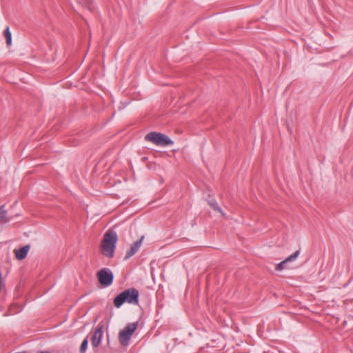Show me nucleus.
Segmentation results:
<instances>
[{"instance_id": "nucleus-15", "label": "nucleus", "mask_w": 353, "mask_h": 353, "mask_svg": "<svg viewBox=\"0 0 353 353\" xmlns=\"http://www.w3.org/2000/svg\"><path fill=\"white\" fill-rule=\"evenodd\" d=\"M39 353H51V352H48V351H42V352H40Z\"/></svg>"}, {"instance_id": "nucleus-9", "label": "nucleus", "mask_w": 353, "mask_h": 353, "mask_svg": "<svg viewBox=\"0 0 353 353\" xmlns=\"http://www.w3.org/2000/svg\"><path fill=\"white\" fill-rule=\"evenodd\" d=\"M30 245H26L20 248L19 249H15L14 250V253L16 259L19 261L24 259L26 257V256L30 250Z\"/></svg>"}, {"instance_id": "nucleus-11", "label": "nucleus", "mask_w": 353, "mask_h": 353, "mask_svg": "<svg viewBox=\"0 0 353 353\" xmlns=\"http://www.w3.org/2000/svg\"><path fill=\"white\" fill-rule=\"evenodd\" d=\"M88 337H86L83 340V341L81 344L80 349H79L80 353H85V352L87 349V347H88Z\"/></svg>"}, {"instance_id": "nucleus-10", "label": "nucleus", "mask_w": 353, "mask_h": 353, "mask_svg": "<svg viewBox=\"0 0 353 353\" xmlns=\"http://www.w3.org/2000/svg\"><path fill=\"white\" fill-rule=\"evenodd\" d=\"M3 35L6 40V44L8 46H10L12 44V34L10 31V28L8 26L6 28V29L3 31Z\"/></svg>"}, {"instance_id": "nucleus-2", "label": "nucleus", "mask_w": 353, "mask_h": 353, "mask_svg": "<svg viewBox=\"0 0 353 353\" xmlns=\"http://www.w3.org/2000/svg\"><path fill=\"white\" fill-rule=\"evenodd\" d=\"M139 292L134 288L125 290L118 294L114 299V305L119 308L124 303L132 305H138Z\"/></svg>"}, {"instance_id": "nucleus-7", "label": "nucleus", "mask_w": 353, "mask_h": 353, "mask_svg": "<svg viewBox=\"0 0 353 353\" xmlns=\"http://www.w3.org/2000/svg\"><path fill=\"white\" fill-rule=\"evenodd\" d=\"M299 254L300 250H296L294 253L287 257L285 260L278 263L275 267V270L276 271H281L284 270L286 268V264L289 262L295 261L299 256Z\"/></svg>"}, {"instance_id": "nucleus-8", "label": "nucleus", "mask_w": 353, "mask_h": 353, "mask_svg": "<svg viewBox=\"0 0 353 353\" xmlns=\"http://www.w3.org/2000/svg\"><path fill=\"white\" fill-rule=\"evenodd\" d=\"M102 336L103 325H101L96 329L92 338V345L94 347H97L100 344Z\"/></svg>"}, {"instance_id": "nucleus-16", "label": "nucleus", "mask_w": 353, "mask_h": 353, "mask_svg": "<svg viewBox=\"0 0 353 353\" xmlns=\"http://www.w3.org/2000/svg\"><path fill=\"white\" fill-rule=\"evenodd\" d=\"M173 152H179V149H177V150H173Z\"/></svg>"}, {"instance_id": "nucleus-13", "label": "nucleus", "mask_w": 353, "mask_h": 353, "mask_svg": "<svg viewBox=\"0 0 353 353\" xmlns=\"http://www.w3.org/2000/svg\"><path fill=\"white\" fill-rule=\"evenodd\" d=\"M3 206L0 208V222L5 220L6 211L3 209Z\"/></svg>"}, {"instance_id": "nucleus-4", "label": "nucleus", "mask_w": 353, "mask_h": 353, "mask_svg": "<svg viewBox=\"0 0 353 353\" xmlns=\"http://www.w3.org/2000/svg\"><path fill=\"white\" fill-rule=\"evenodd\" d=\"M138 326V322L128 323L119 333V341L122 346H127Z\"/></svg>"}, {"instance_id": "nucleus-3", "label": "nucleus", "mask_w": 353, "mask_h": 353, "mask_svg": "<svg viewBox=\"0 0 353 353\" xmlns=\"http://www.w3.org/2000/svg\"><path fill=\"white\" fill-rule=\"evenodd\" d=\"M145 140L154 145L165 147L173 144V141L167 135L157 132H151L145 137Z\"/></svg>"}, {"instance_id": "nucleus-12", "label": "nucleus", "mask_w": 353, "mask_h": 353, "mask_svg": "<svg viewBox=\"0 0 353 353\" xmlns=\"http://www.w3.org/2000/svg\"><path fill=\"white\" fill-rule=\"evenodd\" d=\"M211 208H212L214 210L219 212L223 217H225V213L222 211L217 203H211Z\"/></svg>"}, {"instance_id": "nucleus-5", "label": "nucleus", "mask_w": 353, "mask_h": 353, "mask_svg": "<svg viewBox=\"0 0 353 353\" xmlns=\"http://www.w3.org/2000/svg\"><path fill=\"white\" fill-rule=\"evenodd\" d=\"M97 278L99 283L104 286L108 287L112 285L114 276L112 271L108 268H102L97 272Z\"/></svg>"}, {"instance_id": "nucleus-17", "label": "nucleus", "mask_w": 353, "mask_h": 353, "mask_svg": "<svg viewBox=\"0 0 353 353\" xmlns=\"http://www.w3.org/2000/svg\"><path fill=\"white\" fill-rule=\"evenodd\" d=\"M146 159H147V158H146V157H143V161H145Z\"/></svg>"}, {"instance_id": "nucleus-1", "label": "nucleus", "mask_w": 353, "mask_h": 353, "mask_svg": "<svg viewBox=\"0 0 353 353\" xmlns=\"http://www.w3.org/2000/svg\"><path fill=\"white\" fill-rule=\"evenodd\" d=\"M117 234L113 230H108L103 235L101 243V253L106 257L112 258L117 242Z\"/></svg>"}, {"instance_id": "nucleus-14", "label": "nucleus", "mask_w": 353, "mask_h": 353, "mask_svg": "<svg viewBox=\"0 0 353 353\" xmlns=\"http://www.w3.org/2000/svg\"><path fill=\"white\" fill-rule=\"evenodd\" d=\"M216 201L214 199L208 200V203L211 206V203H215Z\"/></svg>"}, {"instance_id": "nucleus-6", "label": "nucleus", "mask_w": 353, "mask_h": 353, "mask_svg": "<svg viewBox=\"0 0 353 353\" xmlns=\"http://www.w3.org/2000/svg\"><path fill=\"white\" fill-rule=\"evenodd\" d=\"M143 239L144 236H142L139 240L135 241L134 243L131 245L130 250L126 252V254L124 257L125 260L129 259L130 257H132L137 252V251L141 248Z\"/></svg>"}]
</instances>
